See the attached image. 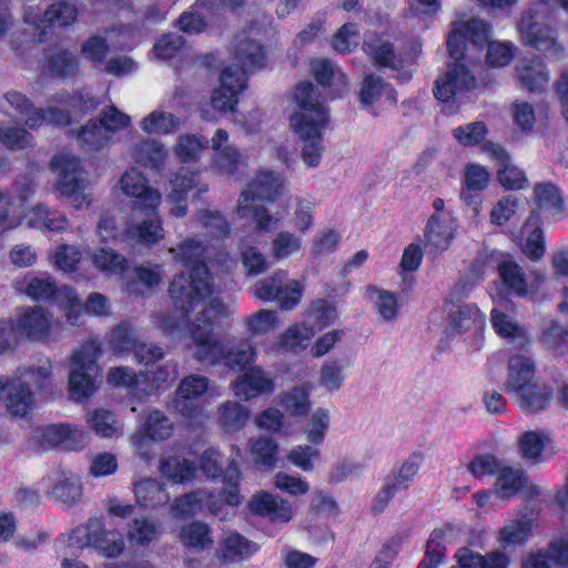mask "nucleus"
<instances>
[{"mask_svg":"<svg viewBox=\"0 0 568 568\" xmlns=\"http://www.w3.org/2000/svg\"><path fill=\"white\" fill-rule=\"evenodd\" d=\"M17 290L36 302H51L64 313L67 322L78 325L83 311L77 292L67 285L57 286L54 278L49 274L29 273L17 282Z\"/></svg>","mask_w":568,"mask_h":568,"instance_id":"39448f33","label":"nucleus"},{"mask_svg":"<svg viewBox=\"0 0 568 568\" xmlns=\"http://www.w3.org/2000/svg\"><path fill=\"white\" fill-rule=\"evenodd\" d=\"M178 104L175 93L172 98L160 104L153 112L141 121V129L149 134H166L173 132L178 125L175 112Z\"/></svg>","mask_w":568,"mask_h":568,"instance_id":"c756f323","label":"nucleus"},{"mask_svg":"<svg viewBox=\"0 0 568 568\" xmlns=\"http://www.w3.org/2000/svg\"><path fill=\"white\" fill-rule=\"evenodd\" d=\"M247 507L253 515L265 518L272 524H288L294 516V509L288 500L265 490L255 493L248 500Z\"/></svg>","mask_w":568,"mask_h":568,"instance_id":"412c9836","label":"nucleus"},{"mask_svg":"<svg viewBox=\"0 0 568 568\" xmlns=\"http://www.w3.org/2000/svg\"><path fill=\"white\" fill-rule=\"evenodd\" d=\"M45 491L65 504L77 501L81 496V486L77 476L65 471H53L45 479Z\"/></svg>","mask_w":568,"mask_h":568,"instance_id":"2f4dec72","label":"nucleus"},{"mask_svg":"<svg viewBox=\"0 0 568 568\" xmlns=\"http://www.w3.org/2000/svg\"><path fill=\"white\" fill-rule=\"evenodd\" d=\"M77 18V9L74 6L64 0H54L50 4L41 18L33 14V10L29 8L24 14V22L34 27L39 31V41L43 42L49 28L67 27Z\"/></svg>","mask_w":568,"mask_h":568,"instance_id":"aec40b11","label":"nucleus"},{"mask_svg":"<svg viewBox=\"0 0 568 568\" xmlns=\"http://www.w3.org/2000/svg\"><path fill=\"white\" fill-rule=\"evenodd\" d=\"M524 43L546 55H559L562 47L558 42L555 18L546 12V4L540 3L528 8L521 13L518 22Z\"/></svg>","mask_w":568,"mask_h":568,"instance_id":"423d86ee","label":"nucleus"},{"mask_svg":"<svg viewBox=\"0 0 568 568\" xmlns=\"http://www.w3.org/2000/svg\"><path fill=\"white\" fill-rule=\"evenodd\" d=\"M136 503L143 507H159L170 500L169 493L155 479L145 478L133 484Z\"/></svg>","mask_w":568,"mask_h":568,"instance_id":"4c0bfd02","label":"nucleus"},{"mask_svg":"<svg viewBox=\"0 0 568 568\" xmlns=\"http://www.w3.org/2000/svg\"><path fill=\"white\" fill-rule=\"evenodd\" d=\"M51 324V316L43 307L28 306L18 312L13 327L22 337L43 341L49 334Z\"/></svg>","mask_w":568,"mask_h":568,"instance_id":"b1692460","label":"nucleus"},{"mask_svg":"<svg viewBox=\"0 0 568 568\" xmlns=\"http://www.w3.org/2000/svg\"><path fill=\"white\" fill-rule=\"evenodd\" d=\"M136 281L130 280L124 284V291L129 294L141 295L143 294L140 285L148 288H153L160 284L163 277V268L160 264H143L135 268Z\"/></svg>","mask_w":568,"mask_h":568,"instance_id":"37998d69","label":"nucleus"},{"mask_svg":"<svg viewBox=\"0 0 568 568\" xmlns=\"http://www.w3.org/2000/svg\"><path fill=\"white\" fill-rule=\"evenodd\" d=\"M205 393H180V403L182 407L180 408V425L184 424V426L192 430L202 429L205 426V423L209 418L207 414L203 409V407L199 405H193L191 403L192 399H195Z\"/></svg>","mask_w":568,"mask_h":568,"instance_id":"58836bf2","label":"nucleus"},{"mask_svg":"<svg viewBox=\"0 0 568 568\" xmlns=\"http://www.w3.org/2000/svg\"><path fill=\"white\" fill-rule=\"evenodd\" d=\"M3 100L9 109L3 105L1 106L2 112L7 115L19 118L23 122V125L30 130H37L44 124L54 126H67L70 124V114L68 111L53 105L38 108L20 91H8L3 95Z\"/></svg>","mask_w":568,"mask_h":568,"instance_id":"9d476101","label":"nucleus"},{"mask_svg":"<svg viewBox=\"0 0 568 568\" xmlns=\"http://www.w3.org/2000/svg\"><path fill=\"white\" fill-rule=\"evenodd\" d=\"M121 190L128 196L134 199V209L138 213H144L143 219L159 220L158 206L161 194L148 185L144 175L135 168L126 170L120 180Z\"/></svg>","mask_w":568,"mask_h":568,"instance_id":"dca6fc26","label":"nucleus"},{"mask_svg":"<svg viewBox=\"0 0 568 568\" xmlns=\"http://www.w3.org/2000/svg\"><path fill=\"white\" fill-rule=\"evenodd\" d=\"M423 454L414 452L403 462L397 471L387 477L373 505L374 513H382L397 493L409 488L423 463Z\"/></svg>","mask_w":568,"mask_h":568,"instance_id":"f3484780","label":"nucleus"},{"mask_svg":"<svg viewBox=\"0 0 568 568\" xmlns=\"http://www.w3.org/2000/svg\"><path fill=\"white\" fill-rule=\"evenodd\" d=\"M102 242L110 240H136L145 243H155L163 237V229L160 221L143 219L139 225L123 222L119 223L114 216L103 214L97 229Z\"/></svg>","mask_w":568,"mask_h":568,"instance_id":"f8f14e48","label":"nucleus"},{"mask_svg":"<svg viewBox=\"0 0 568 568\" xmlns=\"http://www.w3.org/2000/svg\"><path fill=\"white\" fill-rule=\"evenodd\" d=\"M241 161V152L231 145H226L214 153L212 168L222 175L231 176L237 172Z\"/></svg>","mask_w":568,"mask_h":568,"instance_id":"0e129e2a","label":"nucleus"},{"mask_svg":"<svg viewBox=\"0 0 568 568\" xmlns=\"http://www.w3.org/2000/svg\"><path fill=\"white\" fill-rule=\"evenodd\" d=\"M520 88L529 92H544L549 84L547 68L539 57L521 59L516 67Z\"/></svg>","mask_w":568,"mask_h":568,"instance_id":"bb28decb","label":"nucleus"},{"mask_svg":"<svg viewBox=\"0 0 568 568\" xmlns=\"http://www.w3.org/2000/svg\"><path fill=\"white\" fill-rule=\"evenodd\" d=\"M306 317L310 322V331H323L332 326L337 317V310L333 303L326 298H317L311 303L306 311Z\"/></svg>","mask_w":568,"mask_h":568,"instance_id":"ea45409f","label":"nucleus"},{"mask_svg":"<svg viewBox=\"0 0 568 568\" xmlns=\"http://www.w3.org/2000/svg\"><path fill=\"white\" fill-rule=\"evenodd\" d=\"M79 57L68 50H60L48 58V71L58 79L73 78L79 72Z\"/></svg>","mask_w":568,"mask_h":568,"instance_id":"c03bdc74","label":"nucleus"},{"mask_svg":"<svg viewBox=\"0 0 568 568\" xmlns=\"http://www.w3.org/2000/svg\"><path fill=\"white\" fill-rule=\"evenodd\" d=\"M248 418V409L239 403L226 402L220 407V426L225 432L242 429Z\"/></svg>","mask_w":568,"mask_h":568,"instance_id":"bf43d9fd","label":"nucleus"},{"mask_svg":"<svg viewBox=\"0 0 568 568\" xmlns=\"http://www.w3.org/2000/svg\"><path fill=\"white\" fill-rule=\"evenodd\" d=\"M447 323L450 331L456 334L471 332L474 335H480L486 317L476 304H458L448 311Z\"/></svg>","mask_w":568,"mask_h":568,"instance_id":"a878e982","label":"nucleus"},{"mask_svg":"<svg viewBox=\"0 0 568 568\" xmlns=\"http://www.w3.org/2000/svg\"><path fill=\"white\" fill-rule=\"evenodd\" d=\"M199 220L212 237L225 239L231 234V225L219 211L202 210Z\"/></svg>","mask_w":568,"mask_h":568,"instance_id":"774afa93","label":"nucleus"},{"mask_svg":"<svg viewBox=\"0 0 568 568\" xmlns=\"http://www.w3.org/2000/svg\"><path fill=\"white\" fill-rule=\"evenodd\" d=\"M534 521L519 518L503 527L499 531V541L504 546H523L532 532Z\"/></svg>","mask_w":568,"mask_h":568,"instance_id":"13d9d810","label":"nucleus"},{"mask_svg":"<svg viewBox=\"0 0 568 568\" xmlns=\"http://www.w3.org/2000/svg\"><path fill=\"white\" fill-rule=\"evenodd\" d=\"M425 248L433 254L446 251L454 239V233L448 224L440 220L437 214L430 215L425 231Z\"/></svg>","mask_w":568,"mask_h":568,"instance_id":"f704fd0d","label":"nucleus"},{"mask_svg":"<svg viewBox=\"0 0 568 568\" xmlns=\"http://www.w3.org/2000/svg\"><path fill=\"white\" fill-rule=\"evenodd\" d=\"M490 181L489 172L477 163H468L464 169L460 200L475 213H479L483 204V193Z\"/></svg>","mask_w":568,"mask_h":568,"instance_id":"5701e85b","label":"nucleus"},{"mask_svg":"<svg viewBox=\"0 0 568 568\" xmlns=\"http://www.w3.org/2000/svg\"><path fill=\"white\" fill-rule=\"evenodd\" d=\"M88 423L102 438H112L122 434V425L108 409L99 408L88 414Z\"/></svg>","mask_w":568,"mask_h":568,"instance_id":"49530a36","label":"nucleus"},{"mask_svg":"<svg viewBox=\"0 0 568 568\" xmlns=\"http://www.w3.org/2000/svg\"><path fill=\"white\" fill-rule=\"evenodd\" d=\"M258 549L260 546L256 542L248 540L237 531H231L222 540L217 556L224 562L244 560L253 556Z\"/></svg>","mask_w":568,"mask_h":568,"instance_id":"72a5a7b5","label":"nucleus"},{"mask_svg":"<svg viewBox=\"0 0 568 568\" xmlns=\"http://www.w3.org/2000/svg\"><path fill=\"white\" fill-rule=\"evenodd\" d=\"M311 335L310 328L304 324H293L280 335L277 346L287 352L300 353L308 346Z\"/></svg>","mask_w":568,"mask_h":568,"instance_id":"6e6d98bb","label":"nucleus"},{"mask_svg":"<svg viewBox=\"0 0 568 568\" xmlns=\"http://www.w3.org/2000/svg\"><path fill=\"white\" fill-rule=\"evenodd\" d=\"M91 261L95 268L108 275H122L128 268L126 258L106 247L94 251Z\"/></svg>","mask_w":568,"mask_h":568,"instance_id":"603ef678","label":"nucleus"},{"mask_svg":"<svg viewBox=\"0 0 568 568\" xmlns=\"http://www.w3.org/2000/svg\"><path fill=\"white\" fill-rule=\"evenodd\" d=\"M475 87L476 77L465 63L449 62L446 71L435 80L433 94L440 103H455Z\"/></svg>","mask_w":568,"mask_h":568,"instance_id":"2eb2a0df","label":"nucleus"},{"mask_svg":"<svg viewBox=\"0 0 568 568\" xmlns=\"http://www.w3.org/2000/svg\"><path fill=\"white\" fill-rule=\"evenodd\" d=\"M234 57L237 65L225 67L220 74V87L211 97L213 109L219 112H234L239 95L246 89L248 73L262 70L267 63L265 47L253 39H243L235 43Z\"/></svg>","mask_w":568,"mask_h":568,"instance_id":"f03ea898","label":"nucleus"},{"mask_svg":"<svg viewBox=\"0 0 568 568\" xmlns=\"http://www.w3.org/2000/svg\"><path fill=\"white\" fill-rule=\"evenodd\" d=\"M518 449L524 459L540 464L546 453L555 454V442L544 430H526L518 439Z\"/></svg>","mask_w":568,"mask_h":568,"instance_id":"c85d7f7f","label":"nucleus"},{"mask_svg":"<svg viewBox=\"0 0 568 568\" xmlns=\"http://www.w3.org/2000/svg\"><path fill=\"white\" fill-rule=\"evenodd\" d=\"M542 225V217L538 212H530L521 229V235L525 237L523 253L534 262L541 260L546 251Z\"/></svg>","mask_w":568,"mask_h":568,"instance_id":"7c9ffc66","label":"nucleus"},{"mask_svg":"<svg viewBox=\"0 0 568 568\" xmlns=\"http://www.w3.org/2000/svg\"><path fill=\"white\" fill-rule=\"evenodd\" d=\"M251 453L256 465L273 469L277 462L278 445L271 437H260L251 440Z\"/></svg>","mask_w":568,"mask_h":568,"instance_id":"052dcab7","label":"nucleus"},{"mask_svg":"<svg viewBox=\"0 0 568 568\" xmlns=\"http://www.w3.org/2000/svg\"><path fill=\"white\" fill-rule=\"evenodd\" d=\"M282 184L273 172H262L244 190L236 206L237 215L245 219L255 200L273 201L281 193Z\"/></svg>","mask_w":568,"mask_h":568,"instance_id":"4be33fe9","label":"nucleus"},{"mask_svg":"<svg viewBox=\"0 0 568 568\" xmlns=\"http://www.w3.org/2000/svg\"><path fill=\"white\" fill-rule=\"evenodd\" d=\"M240 387L243 390H273L274 383L261 367L250 366L233 383L232 390H239Z\"/></svg>","mask_w":568,"mask_h":568,"instance_id":"864d4df0","label":"nucleus"},{"mask_svg":"<svg viewBox=\"0 0 568 568\" xmlns=\"http://www.w3.org/2000/svg\"><path fill=\"white\" fill-rule=\"evenodd\" d=\"M532 199L536 207L531 212H538L539 216L542 213L547 216H557L566 211L562 191L550 181L536 183Z\"/></svg>","mask_w":568,"mask_h":568,"instance_id":"cd10ccee","label":"nucleus"},{"mask_svg":"<svg viewBox=\"0 0 568 568\" xmlns=\"http://www.w3.org/2000/svg\"><path fill=\"white\" fill-rule=\"evenodd\" d=\"M527 476L523 470L501 465L496 474L495 491L503 499L515 497L526 485Z\"/></svg>","mask_w":568,"mask_h":568,"instance_id":"e433bc0d","label":"nucleus"},{"mask_svg":"<svg viewBox=\"0 0 568 568\" xmlns=\"http://www.w3.org/2000/svg\"><path fill=\"white\" fill-rule=\"evenodd\" d=\"M468 43L481 51L490 42L491 26L478 18H471L457 24Z\"/></svg>","mask_w":568,"mask_h":568,"instance_id":"4d7b16f0","label":"nucleus"},{"mask_svg":"<svg viewBox=\"0 0 568 568\" xmlns=\"http://www.w3.org/2000/svg\"><path fill=\"white\" fill-rule=\"evenodd\" d=\"M80 550L91 547L104 557H118L124 550L123 536L116 530H108L99 518H91L85 525L75 527L67 538L58 541V550L61 546Z\"/></svg>","mask_w":568,"mask_h":568,"instance_id":"0eeeda50","label":"nucleus"},{"mask_svg":"<svg viewBox=\"0 0 568 568\" xmlns=\"http://www.w3.org/2000/svg\"><path fill=\"white\" fill-rule=\"evenodd\" d=\"M174 430L173 420L163 412L154 409L149 413L145 422L138 433L131 436L130 443L134 453L143 459L149 458L148 439L162 442L169 438Z\"/></svg>","mask_w":568,"mask_h":568,"instance_id":"a211bd4d","label":"nucleus"},{"mask_svg":"<svg viewBox=\"0 0 568 568\" xmlns=\"http://www.w3.org/2000/svg\"><path fill=\"white\" fill-rule=\"evenodd\" d=\"M105 342L115 356L133 353L138 362L146 366L163 357L161 347L140 342L135 328L125 322L115 325L105 335Z\"/></svg>","mask_w":568,"mask_h":568,"instance_id":"ddd939ff","label":"nucleus"},{"mask_svg":"<svg viewBox=\"0 0 568 568\" xmlns=\"http://www.w3.org/2000/svg\"><path fill=\"white\" fill-rule=\"evenodd\" d=\"M50 102L60 105L58 108L68 111L70 115L71 110L78 109L80 112L85 113L99 104V101L87 90L80 91L78 95H71L67 91H61L52 95Z\"/></svg>","mask_w":568,"mask_h":568,"instance_id":"de8ad7c7","label":"nucleus"},{"mask_svg":"<svg viewBox=\"0 0 568 568\" xmlns=\"http://www.w3.org/2000/svg\"><path fill=\"white\" fill-rule=\"evenodd\" d=\"M210 141L203 135H180V217L187 214V209L182 205L186 193L197 187L199 193L207 191V185H200L201 165L203 154L209 152Z\"/></svg>","mask_w":568,"mask_h":568,"instance_id":"1a4fd4ad","label":"nucleus"},{"mask_svg":"<svg viewBox=\"0 0 568 568\" xmlns=\"http://www.w3.org/2000/svg\"><path fill=\"white\" fill-rule=\"evenodd\" d=\"M51 168L59 175L58 190L75 210H83L92 202V186L80 170V159L61 153L51 160Z\"/></svg>","mask_w":568,"mask_h":568,"instance_id":"6e6552de","label":"nucleus"},{"mask_svg":"<svg viewBox=\"0 0 568 568\" xmlns=\"http://www.w3.org/2000/svg\"><path fill=\"white\" fill-rule=\"evenodd\" d=\"M77 140L85 151H99L111 142L103 125L98 120H90L77 133Z\"/></svg>","mask_w":568,"mask_h":568,"instance_id":"09e8293b","label":"nucleus"},{"mask_svg":"<svg viewBox=\"0 0 568 568\" xmlns=\"http://www.w3.org/2000/svg\"><path fill=\"white\" fill-rule=\"evenodd\" d=\"M180 540L185 547L204 550L213 545L212 530L203 521H192L180 528Z\"/></svg>","mask_w":568,"mask_h":568,"instance_id":"79ce46f5","label":"nucleus"},{"mask_svg":"<svg viewBox=\"0 0 568 568\" xmlns=\"http://www.w3.org/2000/svg\"><path fill=\"white\" fill-rule=\"evenodd\" d=\"M242 473L236 460H231L223 476V487L219 495L227 506L237 507L242 504L243 497L240 493Z\"/></svg>","mask_w":568,"mask_h":568,"instance_id":"a18cd8bd","label":"nucleus"},{"mask_svg":"<svg viewBox=\"0 0 568 568\" xmlns=\"http://www.w3.org/2000/svg\"><path fill=\"white\" fill-rule=\"evenodd\" d=\"M287 275L285 270H277L257 281L254 285V295L265 302L277 301L282 311L294 310L301 302L303 286L296 280L287 282Z\"/></svg>","mask_w":568,"mask_h":568,"instance_id":"4468645a","label":"nucleus"},{"mask_svg":"<svg viewBox=\"0 0 568 568\" xmlns=\"http://www.w3.org/2000/svg\"><path fill=\"white\" fill-rule=\"evenodd\" d=\"M245 325L251 335H266L278 325V317L274 311L258 310L245 320Z\"/></svg>","mask_w":568,"mask_h":568,"instance_id":"338daca9","label":"nucleus"},{"mask_svg":"<svg viewBox=\"0 0 568 568\" xmlns=\"http://www.w3.org/2000/svg\"><path fill=\"white\" fill-rule=\"evenodd\" d=\"M132 156L144 168L160 170L166 159V151L158 141L144 140L134 146Z\"/></svg>","mask_w":568,"mask_h":568,"instance_id":"a19ab883","label":"nucleus"},{"mask_svg":"<svg viewBox=\"0 0 568 568\" xmlns=\"http://www.w3.org/2000/svg\"><path fill=\"white\" fill-rule=\"evenodd\" d=\"M446 530L443 528H435L426 542L425 556L417 565V568H437L445 559Z\"/></svg>","mask_w":568,"mask_h":568,"instance_id":"8fccbe9b","label":"nucleus"},{"mask_svg":"<svg viewBox=\"0 0 568 568\" xmlns=\"http://www.w3.org/2000/svg\"><path fill=\"white\" fill-rule=\"evenodd\" d=\"M506 390H540L531 357L516 354L508 358ZM541 390H547L542 388Z\"/></svg>","mask_w":568,"mask_h":568,"instance_id":"393cba45","label":"nucleus"},{"mask_svg":"<svg viewBox=\"0 0 568 568\" xmlns=\"http://www.w3.org/2000/svg\"><path fill=\"white\" fill-rule=\"evenodd\" d=\"M496 270L508 293L517 297L527 296L528 283L526 274L517 262L510 258L501 260L497 263Z\"/></svg>","mask_w":568,"mask_h":568,"instance_id":"c9c22d12","label":"nucleus"},{"mask_svg":"<svg viewBox=\"0 0 568 568\" xmlns=\"http://www.w3.org/2000/svg\"><path fill=\"white\" fill-rule=\"evenodd\" d=\"M226 306L221 300H212L196 317L187 323V331L194 343L195 359L205 365H223L233 372H243L256 358L255 348L247 342L227 346L214 336L215 321L211 314L223 315Z\"/></svg>","mask_w":568,"mask_h":568,"instance_id":"f257e3e1","label":"nucleus"},{"mask_svg":"<svg viewBox=\"0 0 568 568\" xmlns=\"http://www.w3.org/2000/svg\"><path fill=\"white\" fill-rule=\"evenodd\" d=\"M27 126L9 125L0 132V143L7 149L18 151L32 146L34 136Z\"/></svg>","mask_w":568,"mask_h":568,"instance_id":"e2e57ef3","label":"nucleus"},{"mask_svg":"<svg viewBox=\"0 0 568 568\" xmlns=\"http://www.w3.org/2000/svg\"><path fill=\"white\" fill-rule=\"evenodd\" d=\"M51 375L49 359L37 367H19L12 375L0 376V390H41L49 385Z\"/></svg>","mask_w":568,"mask_h":568,"instance_id":"6ab92c4d","label":"nucleus"},{"mask_svg":"<svg viewBox=\"0 0 568 568\" xmlns=\"http://www.w3.org/2000/svg\"><path fill=\"white\" fill-rule=\"evenodd\" d=\"M302 242L294 233L282 231L272 241L271 255L276 262L300 252Z\"/></svg>","mask_w":568,"mask_h":568,"instance_id":"69168bd1","label":"nucleus"},{"mask_svg":"<svg viewBox=\"0 0 568 568\" xmlns=\"http://www.w3.org/2000/svg\"><path fill=\"white\" fill-rule=\"evenodd\" d=\"M295 101L300 112L291 116L294 132L305 142L302 158L310 168H315L322 159L323 131L328 125V109L315 97L312 82L303 81L296 85Z\"/></svg>","mask_w":568,"mask_h":568,"instance_id":"7ed1b4c3","label":"nucleus"},{"mask_svg":"<svg viewBox=\"0 0 568 568\" xmlns=\"http://www.w3.org/2000/svg\"><path fill=\"white\" fill-rule=\"evenodd\" d=\"M539 339L548 351L562 354L568 346V327L556 320H551L544 325Z\"/></svg>","mask_w":568,"mask_h":568,"instance_id":"5fc2aeb1","label":"nucleus"},{"mask_svg":"<svg viewBox=\"0 0 568 568\" xmlns=\"http://www.w3.org/2000/svg\"><path fill=\"white\" fill-rule=\"evenodd\" d=\"M207 247L187 239L180 243V263L187 270V278L180 284V323L200 304L213 295L214 278L207 265Z\"/></svg>","mask_w":568,"mask_h":568,"instance_id":"20e7f679","label":"nucleus"},{"mask_svg":"<svg viewBox=\"0 0 568 568\" xmlns=\"http://www.w3.org/2000/svg\"><path fill=\"white\" fill-rule=\"evenodd\" d=\"M102 355V346L98 338H89L73 349L69 358V389L97 390L101 379L98 359Z\"/></svg>","mask_w":568,"mask_h":568,"instance_id":"9b49d317","label":"nucleus"},{"mask_svg":"<svg viewBox=\"0 0 568 568\" xmlns=\"http://www.w3.org/2000/svg\"><path fill=\"white\" fill-rule=\"evenodd\" d=\"M488 135V128L484 121H475L453 129L454 139L464 148L478 146Z\"/></svg>","mask_w":568,"mask_h":568,"instance_id":"680f3d73","label":"nucleus"},{"mask_svg":"<svg viewBox=\"0 0 568 568\" xmlns=\"http://www.w3.org/2000/svg\"><path fill=\"white\" fill-rule=\"evenodd\" d=\"M29 225L34 229H43L50 232H61L68 225L67 217L58 211H51L45 205H37L32 210Z\"/></svg>","mask_w":568,"mask_h":568,"instance_id":"3c124183","label":"nucleus"},{"mask_svg":"<svg viewBox=\"0 0 568 568\" xmlns=\"http://www.w3.org/2000/svg\"><path fill=\"white\" fill-rule=\"evenodd\" d=\"M490 322L498 336L506 338L517 351L525 349L530 338L528 333L516 322L509 320L508 315L497 308L490 312Z\"/></svg>","mask_w":568,"mask_h":568,"instance_id":"473e14b6","label":"nucleus"}]
</instances>
